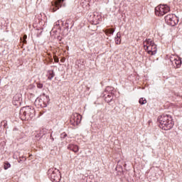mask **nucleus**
Segmentation results:
<instances>
[{"instance_id": "12", "label": "nucleus", "mask_w": 182, "mask_h": 182, "mask_svg": "<svg viewBox=\"0 0 182 182\" xmlns=\"http://www.w3.org/2000/svg\"><path fill=\"white\" fill-rule=\"evenodd\" d=\"M114 90V88L113 87L108 86L105 88L104 96H106L107 95H113V91Z\"/></svg>"}, {"instance_id": "21", "label": "nucleus", "mask_w": 182, "mask_h": 182, "mask_svg": "<svg viewBox=\"0 0 182 182\" xmlns=\"http://www.w3.org/2000/svg\"><path fill=\"white\" fill-rule=\"evenodd\" d=\"M54 62H55V63H59V58H58L56 56H54Z\"/></svg>"}, {"instance_id": "11", "label": "nucleus", "mask_w": 182, "mask_h": 182, "mask_svg": "<svg viewBox=\"0 0 182 182\" xmlns=\"http://www.w3.org/2000/svg\"><path fill=\"white\" fill-rule=\"evenodd\" d=\"M68 149L71 150V151H74V153H77V151H79V146H77V145L70 144L68 146Z\"/></svg>"}, {"instance_id": "10", "label": "nucleus", "mask_w": 182, "mask_h": 182, "mask_svg": "<svg viewBox=\"0 0 182 182\" xmlns=\"http://www.w3.org/2000/svg\"><path fill=\"white\" fill-rule=\"evenodd\" d=\"M171 62L173 65H176V68H180L181 66V58L177 57L176 58H174L173 60L171 58Z\"/></svg>"}, {"instance_id": "23", "label": "nucleus", "mask_w": 182, "mask_h": 182, "mask_svg": "<svg viewBox=\"0 0 182 182\" xmlns=\"http://www.w3.org/2000/svg\"><path fill=\"white\" fill-rule=\"evenodd\" d=\"M26 38H28L27 36H26V35H24V36H23V39H24V41H23V42H24V43H26Z\"/></svg>"}, {"instance_id": "20", "label": "nucleus", "mask_w": 182, "mask_h": 182, "mask_svg": "<svg viewBox=\"0 0 182 182\" xmlns=\"http://www.w3.org/2000/svg\"><path fill=\"white\" fill-rule=\"evenodd\" d=\"M36 85H37L38 89H42L43 87V83L37 82Z\"/></svg>"}, {"instance_id": "16", "label": "nucleus", "mask_w": 182, "mask_h": 182, "mask_svg": "<svg viewBox=\"0 0 182 182\" xmlns=\"http://www.w3.org/2000/svg\"><path fill=\"white\" fill-rule=\"evenodd\" d=\"M120 32H118L117 33L116 38H115V43L117 45H120L121 42H122V39H120Z\"/></svg>"}, {"instance_id": "4", "label": "nucleus", "mask_w": 182, "mask_h": 182, "mask_svg": "<svg viewBox=\"0 0 182 182\" xmlns=\"http://www.w3.org/2000/svg\"><path fill=\"white\" fill-rule=\"evenodd\" d=\"M48 178L53 182H60V178H62L60 171H59V169L55 168L48 169Z\"/></svg>"}, {"instance_id": "9", "label": "nucleus", "mask_w": 182, "mask_h": 182, "mask_svg": "<svg viewBox=\"0 0 182 182\" xmlns=\"http://www.w3.org/2000/svg\"><path fill=\"white\" fill-rule=\"evenodd\" d=\"M64 1L65 0H55V2L52 3L53 8L51 9L53 12H56L59 8H62Z\"/></svg>"}, {"instance_id": "19", "label": "nucleus", "mask_w": 182, "mask_h": 182, "mask_svg": "<svg viewBox=\"0 0 182 182\" xmlns=\"http://www.w3.org/2000/svg\"><path fill=\"white\" fill-rule=\"evenodd\" d=\"M10 167H11V164H9V162L8 161L4 162V170H8V168H10Z\"/></svg>"}, {"instance_id": "22", "label": "nucleus", "mask_w": 182, "mask_h": 182, "mask_svg": "<svg viewBox=\"0 0 182 182\" xmlns=\"http://www.w3.org/2000/svg\"><path fill=\"white\" fill-rule=\"evenodd\" d=\"M66 136H68V134H66V133L61 134V139H65V137H66Z\"/></svg>"}, {"instance_id": "17", "label": "nucleus", "mask_w": 182, "mask_h": 182, "mask_svg": "<svg viewBox=\"0 0 182 182\" xmlns=\"http://www.w3.org/2000/svg\"><path fill=\"white\" fill-rule=\"evenodd\" d=\"M53 77H55V72L53 70H49L48 79H49V80H52Z\"/></svg>"}, {"instance_id": "7", "label": "nucleus", "mask_w": 182, "mask_h": 182, "mask_svg": "<svg viewBox=\"0 0 182 182\" xmlns=\"http://www.w3.org/2000/svg\"><path fill=\"white\" fill-rule=\"evenodd\" d=\"M165 21L170 26H176L178 23V18L174 14H168L165 16Z\"/></svg>"}, {"instance_id": "2", "label": "nucleus", "mask_w": 182, "mask_h": 182, "mask_svg": "<svg viewBox=\"0 0 182 182\" xmlns=\"http://www.w3.org/2000/svg\"><path fill=\"white\" fill-rule=\"evenodd\" d=\"M35 116V109L30 107H23L20 109V119L21 120H30Z\"/></svg>"}, {"instance_id": "18", "label": "nucleus", "mask_w": 182, "mask_h": 182, "mask_svg": "<svg viewBox=\"0 0 182 182\" xmlns=\"http://www.w3.org/2000/svg\"><path fill=\"white\" fill-rule=\"evenodd\" d=\"M139 102L140 105H146L147 103V100L144 97L140 98Z\"/></svg>"}, {"instance_id": "3", "label": "nucleus", "mask_w": 182, "mask_h": 182, "mask_svg": "<svg viewBox=\"0 0 182 182\" xmlns=\"http://www.w3.org/2000/svg\"><path fill=\"white\" fill-rule=\"evenodd\" d=\"M144 48L149 55L153 56L157 53V46L154 44V42L150 38L146 39V41H144Z\"/></svg>"}, {"instance_id": "15", "label": "nucleus", "mask_w": 182, "mask_h": 182, "mask_svg": "<svg viewBox=\"0 0 182 182\" xmlns=\"http://www.w3.org/2000/svg\"><path fill=\"white\" fill-rule=\"evenodd\" d=\"M105 100L107 103H110V102L113 100V94H107V96L105 95Z\"/></svg>"}, {"instance_id": "8", "label": "nucleus", "mask_w": 182, "mask_h": 182, "mask_svg": "<svg viewBox=\"0 0 182 182\" xmlns=\"http://www.w3.org/2000/svg\"><path fill=\"white\" fill-rule=\"evenodd\" d=\"M82 122V115L77 113H73L71 115L70 122L73 126H77Z\"/></svg>"}, {"instance_id": "24", "label": "nucleus", "mask_w": 182, "mask_h": 182, "mask_svg": "<svg viewBox=\"0 0 182 182\" xmlns=\"http://www.w3.org/2000/svg\"><path fill=\"white\" fill-rule=\"evenodd\" d=\"M50 139H51V140H53V141L54 139H53V136H52V135H50Z\"/></svg>"}, {"instance_id": "14", "label": "nucleus", "mask_w": 182, "mask_h": 182, "mask_svg": "<svg viewBox=\"0 0 182 182\" xmlns=\"http://www.w3.org/2000/svg\"><path fill=\"white\" fill-rule=\"evenodd\" d=\"M14 102H18V103L21 104V102H22V97L20 94H16L14 98Z\"/></svg>"}, {"instance_id": "6", "label": "nucleus", "mask_w": 182, "mask_h": 182, "mask_svg": "<svg viewBox=\"0 0 182 182\" xmlns=\"http://www.w3.org/2000/svg\"><path fill=\"white\" fill-rule=\"evenodd\" d=\"M167 12H170V7L166 4H161L155 8V14L157 16H163Z\"/></svg>"}, {"instance_id": "5", "label": "nucleus", "mask_w": 182, "mask_h": 182, "mask_svg": "<svg viewBox=\"0 0 182 182\" xmlns=\"http://www.w3.org/2000/svg\"><path fill=\"white\" fill-rule=\"evenodd\" d=\"M50 101V99L49 98V96L46 95V94L43 93L39 97L36 98L34 103L36 106H38V107L43 108V107H48V105L49 104Z\"/></svg>"}, {"instance_id": "1", "label": "nucleus", "mask_w": 182, "mask_h": 182, "mask_svg": "<svg viewBox=\"0 0 182 182\" xmlns=\"http://www.w3.org/2000/svg\"><path fill=\"white\" fill-rule=\"evenodd\" d=\"M158 123L162 130H171L174 126L173 117L171 115L164 114L158 117Z\"/></svg>"}, {"instance_id": "25", "label": "nucleus", "mask_w": 182, "mask_h": 182, "mask_svg": "<svg viewBox=\"0 0 182 182\" xmlns=\"http://www.w3.org/2000/svg\"><path fill=\"white\" fill-rule=\"evenodd\" d=\"M22 161V159L18 160V163H21Z\"/></svg>"}, {"instance_id": "13", "label": "nucleus", "mask_w": 182, "mask_h": 182, "mask_svg": "<svg viewBox=\"0 0 182 182\" xmlns=\"http://www.w3.org/2000/svg\"><path fill=\"white\" fill-rule=\"evenodd\" d=\"M104 32L107 36H112L114 33V28H107L104 30Z\"/></svg>"}]
</instances>
